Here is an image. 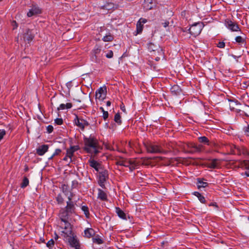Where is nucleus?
Listing matches in <instances>:
<instances>
[{
  "label": "nucleus",
  "instance_id": "nucleus-1",
  "mask_svg": "<svg viewBox=\"0 0 249 249\" xmlns=\"http://www.w3.org/2000/svg\"><path fill=\"white\" fill-rule=\"evenodd\" d=\"M84 150L88 153L97 155L102 149L99 145L98 140L91 135L89 137H84Z\"/></svg>",
  "mask_w": 249,
  "mask_h": 249
},
{
  "label": "nucleus",
  "instance_id": "nucleus-2",
  "mask_svg": "<svg viewBox=\"0 0 249 249\" xmlns=\"http://www.w3.org/2000/svg\"><path fill=\"white\" fill-rule=\"evenodd\" d=\"M146 151L149 153L159 154L165 153L166 152L159 145L152 142L144 143Z\"/></svg>",
  "mask_w": 249,
  "mask_h": 249
},
{
  "label": "nucleus",
  "instance_id": "nucleus-3",
  "mask_svg": "<svg viewBox=\"0 0 249 249\" xmlns=\"http://www.w3.org/2000/svg\"><path fill=\"white\" fill-rule=\"evenodd\" d=\"M204 26V25L202 22L195 23L189 29L190 34L194 36H198L200 34Z\"/></svg>",
  "mask_w": 249,
  "mask_h": 249
},
{
  "label": "nucleus",
  "instance_id": "nucleus-4",
  "mask_svg": "<svg viewBox=\"0 0 249 249\" xmlns=\"http://www.w3.org/2000/svg\"><path fill=\"white\" fill-rule=\"evenodd\" d=\"M70 244V245L75 249H80V245L76 236L73 235V232L71 234L64 235Z\"/></svg>",
  "mask_w": 249,
  "mask_h": 249
},
{
  "label": "nucleus",
  "instance_id": "nucleus-5",
  "mask_svg": "<svg viewBox=\"0 0 249 249\" xmlns=\"http://www.w3.org/2000/svg\"><path fill=\"white\" fill-rule=\"evenodd\" d=\"M147 48L150 52H153L155 55L158 53L159 55H163L162 49L158 44H154L152 42L147 44Z\"/></svg>",
  "mask_w": 249,
  "mask_h": 249
},
{
  "label": "nucleus",
  "instance_id": "nucleus-6",
  "mask_svg": "<svg viewBox=\"0 0 249 249\" xmlns=\"http://www.w3.org/2000/svg\"><path fill=\"white\" fill-rule=\"evenodd\" d=\"M226 27L231 32L240 31L239 25L236 22L232 21L230 19H226L224 22Z\"/></svg>",
  "mask_w": 249,
  "mask_h": 249
},
{
  "label": "nucleus",
  "instance_id": "nucleus-7",
  "mask_svg": "<svg viewBox=\"0 0 249 249\" xmlns=\"http://www.w3.org/2000/svg\"><path fill=\"white\" fill-rule=\"evenodd\" d=\"M73 122L74 124L80 128L82 131L84 130L85 127L89 125V124L87 120L79 118L76 114L75 115Z\"/></svg>",
  "mask_w": 249,
  "mask_h": 249
},
{
  "label": "nucleus",
  "instance_id": "nucleus-8",
  "mask_svg": "<svg viewBox=\"0 0 249 249\" xmlns=\"http://www.w3.org/2000/svg\"><path fill=\"white\" fill-rule=\"evenodd\" d=\"M231 152L233 154H237L238 155H243L247 156L248 149L243 146H237L236 145H233L231 148Z\"/></svg>",
  "mask_w": 249,
  "mask_h": 249
},
{
  "label": "nucleus",
  "instance_id": "nucleus-9",
  "mask_svg": "<svg viewBox=\"0 0 249 249\" xmlns=\"http://www.w3.org/2000/svg\"><path fill=\"white\" fill-rule=\"evenodd\" d=\"M186 146L187 147L190 148V151H186V153L194 154L201 152L203 149V146L202 145H197L194 143H188Z\"/></svg>",
  "mask_w": 249,
  "mask_h": 249
},
{
  "label": "nucleus",
  "instance_id": "nucleus-10",
  "mask_svg": "<svg viewBox=\"0 0 249 249\" xmlns=\"http://www.w3.org/2000/svg\"><path fill=\"white\" fill-rule=\"evenodd\" d=\"M108 178V171L106 170H103L99 172V179L98 183L103 188H105V182Z\"/></svg>",
  "mask_w": 249,
  "mask_h": 249
},
{
  "label": "nucleus",
  "instance_id": "nucleus-11",
  "mask_svg": "<svg viewBox=\"0 0 249 249\" xmlns=\"http://www.w3.org/2000/svg\"><path fill=\"white\" fill-rule=\"evenodd\" d=\"M107 95V87L104 86L98 89L95 93V98L99 100H103Z\"/></svg>",
  "mask_w": 249,
  "mask_h": 249
},
{
  "label": "nucleus",
  "instance_id": "nucleus-12",
  "mask_svg": "<svg viewBox=\"0 0 249 249\" xmlns=\"http://www.w3.org/2000/svg\"><path fill=\"white\" fill-rule=\"evenodd\" d=\"M64 224L61 223L62 228H63L65 231H63L62 232L64 234V235L71 234L72 232L71 225V223L68 221V220L65 221H61Z\"/></svg>",
  "mask_w": 249,
  "mask_h": 249
},
{
  "label": "nucleus",
  "instance_id": "nucleus-13",
  "mask_svg": "<svg viewBox=\"0 0 249 249\" xmlns=\"http://www.w3.org/2000/svg\"><path fill=\"white\" fill-rule=\"evenodd\" d=\"M41 9L39 7L34 5L29 10L27 15L28 17H31L33 16H36L38 14H41Z\"/></svg>",
  "mask_w": 249,
  "mask_h": 249
},
{
  "label": "nucleus",
  "instance_id": "nucleus-14",
  "mask_svg": "<svg viewBox=\"0 0 249 249\" xmlns=\"http://www.w3.org/2000/svg\"><path fill=\"white\" fill-rule=\"evenodd\" d=\"M133 163H134L133 161L130 160H128L127 159H124L122 157H121L120 159L117 160V161H116L117 165L123 166L124 167H128Z\"/></svg>",
  "mask_w": 249,
  "mask_h": 249
},
{
  "label": "nucleus",
  "instance_id": "nucleus-15",
  "mask_svg": "<svg viewBox=\"0 0 249 249\" xmlns=\"http://www.w3.org/2000/svg\"><path fill=\"white\" fill-rule=\"evenodd\" d=\"M49 146L47 144H43L36 149V154L39 156H43L48 150Z\"/></svg>",
  "mask_w": 249,
  "mask_h": 249
},
{
  "label": "nucleus",
  "instance_id": "nucleus-16",
  "mask_svg": "<svg viewBox=\"0 0 249 249\" xmlns=\"http://www.w3.org/2000/svg\"><path fill=\"white\" fill-rule=\"evenodd\" d=\"M76 202L73 201H67V205L65 208V209L67 212L70 213V214H72L75 213V204Z\"/></svg>",
  "mask_w": 249,
  "mask_h": 249
},
{
  "label": "nucleus",
  "instance_id": "nucleus-17",
  "mask_svg": "<svg viewBox=\"0 0 249 249\" xmlns=\"http://www.w3.org/2000/svg\"><path fill=\"white\" fill-rule=\"evenodd\" d=\"M153 6V0H144L143 7L146 11L152 9Z\"/></svg>",
  "mask_w": 249,
  "mask_h": 249
},
{
  "label": "nucleus",
  "instance_id": "nucleus-18",
  "mask_svg": "<svg viewBox=\"0 0 249 249\" xmlns=\"http://www.w3.org/2000/svg\"><path fill=\"white\" fill-rule=\"evenodd\" d=\"M97 198L102 201H107V194L102 189H98V196Z\"/></svg>",
  "mask_w": 249,
  "mask_h": 249
},
{
  "label": "nucleus",
  "instance_id": "nucleus-19",
  "mask_svg": "<svg viewBox=\"0 0 249 249\" xmlns=\"http://www.w3.org/2000/svg\"><path fill=\"white\" fill-rule=\"evenodd\" d=\"M70 213L67 212L66 210H62L59 213V216L61 221H65L68 220Z\"/></svg>",
  "mask_w": 249,
  "mask_h": 249
},
{
  "label": "nucleus",
  "instance_id": "nucleus-20",
  "mask_svg": "<svg viewBox=\"0 0 249 249\" xmlns=\"http://www.w3.org/2000/svg\"><path fill=\"white\" fill-rule=\"evenodd\" d=\"M219 160L217 159L212 160L207 163V167L211 169L217 168L219 165Z\"/></svg>",
  "mask_w": 249,
  "mask_h": 249
},
{
  "label": "nucleus",
  "instance_id": "nucleus-21",
  "mask_svg": "<svg viewBox=\"0 0 249 249\" xmlns=\"http://www.w3.org/2000/svg\"><path fill=\"white\" fill-rule=\"evenodd\" d=\"M170 91L173 95H178L181 92V89L178 85H175L171 88Z\"/></svg>",
  "mask_w": 249,
  "mask_h": 249
},
{
  "label": "nucleus",
  "instance_id": "nucleus-22",
  "mask_svg": "<svg viewBox=\"0 0 249 249\" xmlns=\"http://www.w3.org/2000/svg\"><path fill=\"white\" fill-rule=\"evenodd\" d=\"M101 52V47L99 46L96 45L93 50L92 51V53L93 54V57H95V60H97L98 57L99 56V55Z\"/></svg>",
  "mask_w": 249,
  "mask_h": 249
},
{
  "label": "nucleus",
  "instance_id": "nucleus-23",
  "mask_svg": "<svg viewBox=\"0 0 249 249\" xmlns=\"http://www.w3.org/2000/svg\"><path fill=\"white\" fill-rule=\"evenodd\" d=\"M89 166L94 168L96 171H99L101 164L97 161L94 160H89Z\"/></svg>",
  "mask_w": 249,
  "mask_h": 249
},
{
  "label": "nucleus",
  "instance_id": "nucleus-24",
  "mask_svg": "<svg viewBox=\"0 0 249 249\" xmlns=\"http://www.w3.org/2000/svg\"><path fill=\"white\" fill-rule=\"evenodd\" d=\"M95 234L94 230L92 228H87L84 231V236L89 238Z\"/></svg>",
  "mask_w": 249,
  "mask_h": 249
},
{
  "label": "nucleus",
  "instance_id": "nucleus-25",
  "mask_svg": "<svg viewBox=\"0 0 249 249\" xmlns=\"http://www.w3.org/2000/svg\"><path fill=\"white\" fill-rule=\"evenodd\" d=\"M116 213H117L118 216L123 219H126V215L124 212L120 208L116 207Z\"/></svg>",
  "mask_w": 249,
  "mask_h": 249
},
{
  "label": "nucleus",
  "instance_id": "nucleus-26",
  "mask_svg": "<svg viewBox=\"0 0 249 249\" xmlns=\"http://www.w3.org/2000/svg\"><path fill=\"white\" fill-rule=\"evenodd\" d=\"M196 184L198 189L205 188L208 185V183L207 182H204L202 179L200 178L197 179Z\"/></svg>",
  "mask_w": 249,
  "mask_h": 249
},
{
  "label": "nucleus",
  "instance_id": "nucleus-27",
  "mask_svg": "<svg viewBox=\"0 0 249 249\" xmlns=\"http://www.w3.org/2000/svg\"><path fill=\"white\" fill-rule=\"evenodd\" d=\"M72 105L71 103H68L66 104H61L60 105L59 107H58L57 110H64L65 109H70L72 107Z\"/></svg>",
  "mask_w": 249,
  "mask_h": 249
},
{
  "label": "nucleus",
  "instance_id": "nucleus-28",
  "mask_svg": "<svg viewBox=\"0 0 249 249\" xmlns=\"http://www.w3.org/2000/svg\"><path fill=\"white\" fill-rule=\"evenodd\" d=\"M194 196H196L200 202L202 203H205L206 200L204 196L198 192H195L193 194Z\"/></svg>",
  "mask_w": 249,
  "mask_h": 249
},
{
  "label": "nucleus",
  "instance_id": "nucleus-29",
  "mask_svg": "<svg viewBox=\"0 0 249 249\" xmlns=\"http://www.w3.org/2000/svg\"><path fill=\"white\" fill-rule=\"evenodd\" d=\"M92 242L98 245H100L103 243V240L100 237L99 235H96L92 239Z\"/></svg>",
  "mask_w": 249,
  "mask_h": 249
},
{
  "label": "nucleus",
  "instance_id": "nucleus-30",
  "mask_svg": "<svg viewBox=\"0 0 249 249\" xmlns=\"http://www.w3.org/2000/svg\"><path fill=\"white\" fill-rule=\"evenodd\" d=\"M198 141L208 145H210L209 139L205 136L199 137L198 138Z\"/></svg>",
  "mask_w": 249,
  "mask_h": 249
},
{
  "label": "nucleus",
  "instance_id": "nucleus-31",
  "mask_svg": "<svg viewBox=\"0 0 249 249\" xmlns=\"http://www.w3.org/2000/svg\"><path fill=\"white\" fill-rule=\"evenodd\" d=\"M143 26L140 22H137L136 25V34L135 35L141 34L143 30Z\"/></svg>",
  "mask_w": 249,
  "mask_h": 249
},
{
  "label": "nucleus",
  "instance_id": "nucleus-32",
  "mask_svg": "<svg viewBox=\"0 0 249 249\" xmlns=\"http://www.w3.org/2000/svg\"><path fill=\"white\" fill-rule=\"evenodd\" d=\"M113 36L110 33H108L107 35L104 36L102 39V40L104 42H109L113 40Z\"/></svg>",
  "mask_w": 249,
  "mask_h": 249
},
{
  "label": "nucleus",
  "instance_id": "nucleus-33",
  "mask_svg": "<svg viewBox=\"0 0 249 249\" xmlns=\"http://www.w3.org/2000/svg\"><path fill=\"white\" fill-rule=\"evenodd\" d=\"M240 165L242 168L249 170V160H244L241 162Z\"/></svg>",
  "mask_w": 249,
  "mask_h": 249
},
{
  "label": "nucleus",
  "instance_id": "nucleus-34",
  "mask_svg": "<svg viewBox=\"0 0 249 249\" xmlns=\"http://www.w3.org/2000/svg\"><path fill=\"white\" fill-rule=\"evenodd\" d=\"M29 181L28 178L27 177H24L20 184V187L22 188H25L29 185Z\"/></svg>",
  "mask_w": 249,
  "mask_h": 249
},
{
  "label": "nucleus",
  "instance_id": "nucleus-35",
  "mask_svg": "<svg viewBox=\"0 0 249 249\" xmlns=\"http://www.w3.org/2000/svg\"><path fill=\"white\" fill-rule=\"evenodd\" d=\"M61 190L62 192L66 195L67 196L69 195V187L68 185L66 184H63L61 186Z\"/></svg>",
  "mask_w": 249,
  "mask_h": 249
},
{
  "label": "nucleus",
  "instance_id": "nucleus-36",
  "mask_svg": "<svg viewBox=\"0 0 249 249\" xmlns=\"http://www.w3.org/2000/svg\"><path fill=\"white\" fill-rule=\"evenodd\" d=\"M114 120L119 125L122 124L121 117L119 113H117L115 115Z\"/></svg>",
  "mask_w": 249,
  "mask_h": 249
},
{
  "label": "nucleus",
  "instance_id": "nucleus-37",
  "mask_svg": "<svg viewBox=\"0 0 249 249\" xmlns=\"http://www.w3.org/2000/svg\"><path fill=\"white\" fill-rule=\"evenodd\" d=\"M81 210L84 212L86 216L87 217H89V212L88 207L86 205H82L81 206Z\"/></svg>",
  "mask_w": 249,
  "mask_h": 249
},
{
  "label": "nucleus",
  "instance_id": "nucleus-38",
  "mask_svg": "<svg viewBox=\"0 0 249 249\" xmlns=\"http://www.w3.org/2000/svg\"><path fill=\"white\" fill-rule=\"evenodd\" d=\"M66 152V154L67 155V156H68L69 158L70 159V162H71L72 161V157H73L74 152H73V150H71L69 148L67 149Z\"/></svg>",
  "mask_w": 249,
  "mask_h": 249
},
{
  "label": "nucleus",
  "instance_id": "nucleus-39",
  "mask_svg": "<svg viewBox=\"0 0 249 249\" xmlns=\"http://www.w3.org/2000/svg\"><path fill=\"white\" fill-rule=\"evenodd\" d=\"M54 245V241L53 239H51L46 243V246L49 249H52Z\"/></svg>",
  "mask_w": 249,
  "mask_h": 249
},
{
  "label": "nucleus",
  "instance_id": "nucleus-40",
  "mask_svg": "<svg viewBox=\"0 0 249 249\" xmlns=\"http://www.w3.org/2000/svg\"><path fill=\"white\" fill-rule=\"evenodd\" d=\"M56 200L58 204H61L64 202V199L60 194H58L56 197Z\"/></svg>",
  "mask_w": 249,
  "mask_h": 249
},
{
  "label": "nucleus",
  "instance_id": "nucleus-41",
  "mask_svg": "<svg viewBox=\"0 0 249 249\" xmlns=\"http://www.w3.org/2000/svg\"><path fill=\"white\" fill-rule=\"evenodd\" d=\"M34 36L31 34H29V32H27L26 36L25 37V40L28 41V42H30L31 41L33 40Z\"/></svg>",
  "mask_w": 249,
  "mask_h": 249
},
{
  "label": "nucleus",
  "instance_id": "nucleus-42",
  "mask_svg": "<svg viewBox=\"0 0 249 249\" xmlns=\"http://www.w3.org/2000/svg\"><path fill=\"white\" fill-rule=\"evenodd\" d=\"M235 41L238 43H245V40L241 36H237L235 37Z\"/></svg>",
  "mask_w": 249,
  "mask_h": 249
},
{
  "label": "nucleus",
  "instance_id": "nucleus-43",
  "mask_svg": "<svg viewBox=\"0 0 249 249\" xmlns=\"http://www.w3.org/2000/svg\"><path fill=\"white\" fill-rule=\"evenodd\" d=\"M79 185V183L77 180H74L72 181L71 183V188L72 189H75L77 188Z\"/></svg>",
  "mask_w": 249,
  "mask_h": 249
},
{
  "label": "nucleus",
  "instance_id": "nucleus-44",
  "mask_svg": "<svg viewBox=\"0 0 249 249\" xmlns=\"http://www.w3.org/2000/svg\"><path fill=\"white\" fill-rule=\"evenodd\" d=\"M54 123L57 125H61L63 123V121L62 118H56L54 120Z\"/></svg>",
  "mask_w": 249,
  "mask_h": 249
},
{
  "label": "nucleus",
  "instance_id": "nucleus-45",
  "mask_svg": "<svg viewBox=\"0 0 249 249\" xmlns=\"http://www.w3.org/2000/svg\"><path fill=\"white\" fill-rule=\"evenodd\" d=\"M112 3L106 2L103 6H102V8L104 9H108L110 5H113Z\"/></svg>",
  "mask_w": 249,
  "mask_h": 249
},
{
  "label": "nucleus",
  "instance_id": "nucleus-46",
  "mask_svg": "<svg viewBox=\"0 0 249 249\" xmlns=\"http://www.w3.org/2000/svg\"><path fill=\"white\" fill-rule=\"evenodd\" d=\"M243 130L245 132V134L249 137V124H248L247 126H245L243 128Z\"/></svg>",
  "mask_w": 249,
  "mask_h": 249
},
{
  "label": "nucleus",
  "instance_id": "nucleus-47",
  "mask_svg": "<svg viewBox=\"0 0 249 249\" xmlns=\"http://www.w3.org/2000/svg\"><path fill=\"white\" fill-rule=\"evenodd\" d=\"M225 46V44L223 41H220L217 44V47L219 48H224Z\"/></svg>",
  "mask_w": 249,
  "mask_h": 249
},
{
  "label": "nucleus",
  "instance_id": "nucleus-48",
  "mask_svg": "<svg viewBox=\"0 0 249 249\" xmlns=\"http://www.w3.org/2000/svg\"><path fill=\"white\" fill-rule=\"evenodd\" d=\"M69 149H70L71 150H73V152H75V151L79 150V147L78 145L71 146Z\"/></svg>",
  "mask_w": 249,
  "mask_h": 249
},
{
  "label": "nucleus",
  "instance_id": "nucleus-49",
  "mask_svg": "<svg viewBox=\"0 0 249 249\" xmlns=\"http://www.w3.org/2000/svg\"><path fill=\"white\" fill-rule=\"evenodd\" d=\"M62 152L60 149L57 148L56 149L54 152L53 154V157H54L55 156L58 155Z\"/></svg>",
  "mask_w": 249,
  "mask_h": 249
},
{
  "label": "nucleus",
  "instance_id": "nucleus-50",
  "mask_svg": "<svg viewBox=\"0 0 249 249\" xmlns=\"http://www.w3.org/2000/svg\"><path fill=\"white\" fill-rule=\"evenodd\" d=\"M113 56V53L112 51L110 50L109 52L106 54V56L108 58H111Z\"/></svg>",
  "mask_w": 249,
  "mask_h": 249
},
{
  "label": "nucleus",
  "instance_id": "nucleus-51",
  "mask_svg": "<svg viewBox=\"0 0 249 249\" xmlns=\"http://www.w3.org/2000/svg\"><path fill=\"white\" fill-rule=\"evenodd\" d=\"M53 127L52 125H49L47 127V132L49 133H51L53 132Z\"/></svg>",
  "mask_w": 249,
  "mask_h": 249
},
{
  "label": "nucleus",
  "instance_id": "nucleus-52",
  "mask_svg": "<svg viewBox=\"0 0 249 249\" xmlns=\"http://www.w3.org/2000/svg\"><path fill=\"white\" fill-rule=\"evenodd\" d=\"M108 117V113L107 111H104L103 113V117L104 120H106Z\"/></svg>",
  "mask_w": 249,
  "mask_h": 249
},
{
  "label": "nucleus",
  "instance_id": "nucleus-53",
  "mask_svg": "<svg viewBox=\"0 0 249 249\" xmlns=\"http://www.w3.org/2000/svg\"><path fill=\"white\" fill-rule=\"evenodd\" d=\"M105 147H106V149L107 150H109L111 151L114 150V149L112 147V146L111 145H109V144H106Z\"/></svg>",
  "mask_w": 249,
  "mask_h": 249
},
{
  "label": "nucleus",
  "instance_id": "nucleus-54",
  "mask_svg": "<svg viewBox=\"0 0 249 249\" xmlns=\"http://www.w3.org/2000/svg\"><path fill=\"white\" fill-rule=\"evenodd\" d=\"M74 196L73 193L71 192L70 195L68 197V201H72V199Z\"/></svg>",
  "mask_w": 249,
  "mask_h": 249
},
{
  "label": "nucleus",
  "instance_id": "nucleus-55",
  "mask_svg": "<svg viewBox=\"0 0 249 249\" xmlns=\"http://www.w3.org/2000/svg\"><path fill=\"white\" fill-rule=\"evenodd\" d=\"M188 143L184 144L183 147V150H184V152H185V153H186L187 151H190V148L187 147V146H186V145Z\"/></svg>",
  "mask_w": 249,
  "mask_h": 249
},
{
  "label": "nucleus",
  "instance_id": "nucleus-56",
  "mask_svg": "<svg viewBox=\"0 0 249 249\" xmlns=\"http://www.w3.org/2000/svg\"><path fill=\"white\" fill-rule=\"evenodd\" d=\"M156 57L155 58V60L156 61H159L160 58L161 57L163 58L164 57V55H162V56H160V55H158V53H157V56H156V55H155Z\"/></svg>",
  "mask_w": 249,
  "mask_h": 249
},
{
  "label": "nucleus",
  "instance_id": "nucleus-57",
  "mask_svg": "<svg viewBox=\"0 0 249 249\" xmlns=\"http://www.w3.org/2000/svg\"><path fill=\"white\" fill-rule=\"evenodd\" d=\"M138 22H140L141 24L145 23L147 22V20L145 18H141Z\"/></svg>",
  "mask_w": 249,
  "mask_h": 249
},
{
  "label": "nucleus",
  "instance_id": "nucleus-58",
  "mask_svg": "<svg viewBox=\"0 0 249 249\" xmlns=\"http://www.w3.org/2000/svg\"><path fill=\"white\" fill-rule=\"evenodd\" d=\"M241 174L242 176L245 175L249 177V171H246L245 173H242Z\"/></svg>",
  "mask_w": 249,
  "mask_h": 249
},
{
  "label": "nucleus",
  "instance_id": "nucleus-59",
  "mask_svg": "<svg viewBox=\"0 0 249 249\" xmlns=\"http://www.w3.org/2000/svg\"><path fill=\"white\" fill-rule=\"evenodd\" d=\"M209 206H214L215 207H218V206L216 204V202H213V203H211L209 204Z\"/></svg>",
  "mask_w": 249,
  "mask_h": 249
},
{
  "label": "nucleus",
  "instance_id": "nucleus-60",
  "mask_svg": "<svg viewBox=\"0 0 249 249\" xmlns=\"http://www.w3.org/2000/svg\"><path fill=\"white\" fill-rule=\"evenodd\" d=\"M169 24V22L168 21H166V22H165L162 23L163 26L164 27H166L168 26Z\"/></svg>",
  "mask_w": 249,
  "mask_h": 249
},
{
  "label": "nucleus",
  "instance_id": "nucleus-61",
  "mask_svg": "<svg viewBox=\"0 0 249 249\" xmlns=\"http://www.w3.org/2000/svg\"><path fill=\"white\" fill-rule=\"evenodd\" d=\"M133 163L131 164L129 166H128V167H129V169L130 171H133L135 167H134V166L133 165Z\"/></svg>",
  "mask_w": 249,
  "mask_h": 249
},
{
  "label": "nucleus",
  "instance_id": "nucleus-62",
  "mask_svg": "<svg viewBox=\"0 0 249 249\" xmlns=\"http://www.w3.org/2000/svg\"><path fill=\"white\" fill-rule=\"evenodd\" d=\"M13 23V25L14 26L13 29L17 28L18 27V25H17L16 22L15 21H14Z\"/></svg>",
  "mask_w": 249,
  "mask_h": 249
},
{
  "label": "nucleus",
  "instance_id": "nucleus-63",
  "mask_svg": "<svg viewBox=\"0 0 249 249\" xmlns=\"http://www.w3.org/2000/svg\"><path fill=\"white\" fill-rule=\"evenodd\" d=\"M240 56H241L240 55L236 56V55H233V54L232 55V57L233 58H234V59H237V58L240 57Z\"/></svg>",
  "mask_w": 249,
  "mask_h": 249
},
{
  "label": "nucleus",
  "instance_id": "nucleus-64",
  "mask_svg": "<svg viewBox=\"0 0 249 249\" xmlns=\"http://www.w3.org/2000/svg\"><path fill=\"white\" fill-rule=\"evenodd\" d=\"M121 110L124 111V112H125V107L124 106H121Z\"/></svg>",
  "mask_w": 249,
  "mask_h": 249
}]
</instances>
